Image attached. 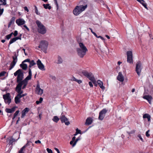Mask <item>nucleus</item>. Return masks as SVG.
Returning a JSON list of instances; mask_svg holds the SVG:
<instances>
[{"label": "nucleus", "instance_id": "4c0bfd02", "mask_svg": "<svg viewBox=\"0 0 153 153\" xmlns=\"http://www.w3.org/2000/svg\"><path fill=\"white\" fill-rule=\"evenodd\" d=\"M43 100V98L42 97H40L39 99V101H36V103L37 105L39 104L40 103H41Z\"/></svg>", "mask_w": 153, "mask_h": 153}, {"label": "nucleus", "instance_id": "bb28decb", "mask_svg": "<svg viewBox=\"0 0 153 153\" xmlns=\"http://www.w3.org/2000/svg\"><path fill=\"white\" fill-rule=\"evenodd\" d=\"M30 65L29 66V69L30 68H30L33 66H34L36 64V63L34 62V61L33 60H32L29 62Z\"/></svg>", "mask_w": 153, "mask_h": 153}, {"label": "nucleus", "instance_id": "680f3d73", "mask_svg": "<svg viewBox=\"0 0 153 153\" xmlns=\"http://www.w3.org/2000/svg\"><path fill=\"white\" fill-rule=\"evenodd\" d=\"M24 9L25 10L27 11V12H28L29 10L27 7H25L24 8Z\"/></svg>", "mask_w": 153, "mask_h": 153}, {"label": "nucleus", "instance_id": "13d9d810", "mask_svg": "<svg viewBox=\"0 0 153 153\" xmlns=\"http://www.w3.org/2000/svg\"><path fill=\"white\" fill-rule=\"evenodd\" d=\"M35 143L36 144H37L38 143H41V142L40 141V140H37L35 142Z\"/></svg>", "mask_w": 153, "mask_h": 153}, {"label": "nucleus", "instance_id": "20e7f679", "mask_svg": "<svg viewBox=\"0 0 153 153\" xmlns=\"http://www.w3.org/2000/svg\"><path fill=\"white\" fill-rule=\"evenodd\" d=\"M22 89H20L19 88H18V87L16 88V90L18 94L15 98V101L16 104H18L20 102V99L22 97L27 95L26 93L23 94V91L22 90Z\"/></svg>", "mask_w": 153, "mask_h": 153}, {"label": "nucleus", "instance_id": "6ab92c4d", "mask_svg": "<svg viewBox=\"0 0 153 153\" xmlns=\"http://www.w3.org/2000/svg\"><path fill=\"white\" fill-rule=\"evenodd\" d=\"M92 121L93 120L90 117H88L86 120L85 124L86 125H89L91 124Z\"/></svg>", "mask_w": 153, "mask_h": 153}, {"label": "nucleus", "instance_id": "aec40b11", "mask_svg": "<svg viewBox=\"0 0 153 153\" xmlns=\"http://www.w3.org/2000/svg\"><path fill=\"white\" fill-rule=\"evenodd\" d=\"M18 39H21V37H17L11 39L9 43V45H10L14 42H16L17 40Z\"/></svg>", "mask_w": 153, "mask_h": 153}, {"label": "nucleus", "instance_id": "e2e57ef3", "mask_svg": "<svg viewBox=\"0 0 153 153\" xmlns=\"http://www.w3.org/2000/svg\"><path fill=\"white\" fill-rule=\"evenodd\" d=\"M134 132V131H131V132H127V133L128 134H132V133H133Z\"/></svg>", "mask_w": 153, "mask_h": 153}, {"label": "nucleus", "instance_id": "2eb2a0df", "mask_svg": "<svg viewBox=\"0 0 153 153\" xmlns=\"http://www.w3.org/2000/svg\"><path fill=\"white\" fill-rule=\"evenodd\" d=\"M17 108V107L15 106H14L12 108H6L5 109V111L7 113H12L14 111H15L16 108Z\"/></svg>", "mask_w": 153, "mask_h": 153}, {"label": "nucleus", "instance_id": "a878e982", "mask_svg": "<svg viewBox=\"0 0 153 153\" xmlns=\"http://www.w3.org/2000/svg\"><path fill=\"white\" fill-rule=\"evenodd\" d=\"M62 59L61 57L59 56H58L57 61V62H56V63L57 64H60L62 63Z\"/></svg>", "mask_w": 153, "mask_h": 153}, {"label": "nucleus", "instance_id": "39448f33", "mask_svg": "<svg viewBox=\"0 0 153 153\" xmlns=\"http://www.w3.org/2000/svg\"><path fill=\"white\" fill-rule=\"evenodd\" d=\"M36 22L38 27V32L42 34H45L46 32L47 29L45 26L39 20H36Z\"/></svg>", "mask_w": 153, "mask_h": 153}, {"label": "nucleus", "instance_id": "c85d7f7f", "mask_svg": "<svg viewBox=\"0 0 153 153\" xmlns=\"http://www.w3.org/2000/svg\"><path fill=\"white\" fill-rule=\"evenodd\" d=\"M107 111V110H106L105 109H103L100 112V113L105 117V114Z\"/></svg>", "mask_w": 153, "mask_h": 153}, {"label": "nucleus", "instance_id": "f03ea898", "mask_svg": "<svg viewBox=\"0 0 153 153\" xmlns=\"http://www.w3.org/2000/svg\"><path fill=\"white\" fill-rule=\"evenodd\" d=\"M79 48L76 49L78 55L81 58H83L86 54L88 50L86 47L82 42H79Z\"/></svg>", "mask_w": 153, "mask_h": 153}, {"label": "nucleus", "instance_id": "e433bc0d", "mask_svg": "<svg viewBox=\"0 0 153 153\" xmlns=\"http://www.w3.org/2000/svg\"><path fill=\"white\" fill-rule=\"evenodd\" d=\"M13 34V33H11L10 34L7 35L6 36V37L7 39H9L11 37L12 35Z\"/></svg>", "mask_w": 153, "mask_h": 153}, {"label": "nucleus", "instance_id": "603ef678", "mask_svg": "<svg viewBox=\"0 0 153 153\" xmlns=\"http://www.w3.org/2000/svg\"><path fill=\"white\" fill-rule=\"evenodd\" d=\"M30 62V59H25V60H24V61H23L22 62H23V63H24V62Z\"/></svg>", "mask_w": 153, "mask_h": 153}, {"label": "nucleus", "instance_id": "f8f14e48", "mask_svg": "<svg viewBox=\"0 0 153 153\" xmlns=\"http://www.w3.org/2000/svg\"><path fill=\"white\" fill-rule=\"evenodd\" d=\"M86 77L91 81L94 84L96 82V79L93 74L89 72Z\"/></svg>", "mask_w": 153, "mask_h": 153}, {"label": "nucleus", "instance_id": "a18cd8bd", "mask_svg": "<svg viewBox=\"0 0 153 153\" xmlns=\"http://www.w3.org/2000/svg\"><path fill=\"white\" fill-rule=\"evenodd\" d=\"M46 150L48 153H53L52 150L49 148H47Z\"/></svg>", "mask_w": 153, "mask_h": 153}, {"label": "nucleus", "instance_id": "4be33fe9", "mask_svg": "<svg viewBox=\"0 0 153 153\" xmlns=\"http://www.w3.org/2000/svg\"><path fill=\"white\" fill-rule=\"evenodd\" d=\"M97 82L98 83L100 87L102 90H104L105 88V87L103 86V83L100 80H98L97 81Z\"/></svg>", "mask_w": 153, "mask_h": 153}, {"label": "nucleus", "instance_id": "a19ab883", "mask_svg": "<svg viewBox=\"0 0 153 153\" xmlns=\"http://www.w3.org/2000/svg\"><path fill=\"white\" fill-rule=\"evenodd\" d=\"M95 36L97 38H100L103 41H104L105 40V39H104L103 37H102V36H97V34H96V35H95Z\"/></svg>", "mask_w": 153, "mask_h": 153}, {"label": "nucleus", "instance_id": "864d4df0", "mask_svg": "<svg viewBox=\"0 0 153 153\" xmlns=\"http://www.w3.org/2000/svg\"><path fill=\"white\" fill-rule=\"evenodd\" d=\"M76 82H77L78 83H79V84H81V83H82V81L81 80H79V79H77Z\"/></svg>", "mask_w": 153, "mask_h": 153}, {"label": "nucleus", "instance_id": "49530a36", "mask_svg": "<svg viewBox=\"0 0 153 153\" xmlns=\"http://www.w3.org/2000/svg\"><path fill=\"white\" fill-rule=\"evenodd\" d=\"M31 143V142H29V141H27L26 144H25V146H25V148H26V147L27 146H29L30 145V143Z\"/></svg>", "mask_w": 153, "mask_h": 153}, {"label": "nucleus", "instance_id": "4468645a", "mask_svg": "<svg viewBox=\"0 0 153 153\" xmlns=\"http://www.w3.org/2000/svg\"><path fill=\"white\" fill-rule=\"evenodd\" d=\"M37 64L38 68L39 69L42 71L45 70V66L42 63L40 60L38 59L37 61Z\"/></svg>", "mask_w": 153, "mask_h": 153}, {"label": "nucleus", "instance_id": "37998d69", "mask_svg": "<svg viewBox=\"0 0 153 153\" xmlns=\"http://www.w3.org/2000/svg\"><path fill=\"white\" fill-rule=\"evenodd\" d=\"M35 12L36 13L37 15H39V13L38 12V10L37 7L36 6H35Z\"/></svg>", "mask_w": 153, "mask_h": 153}, {"label": "nucleus", "instance_id": "c03bdc74", "mask_svg": "<svg viewBox=\"0 0 153 153\" xmlns=\"http://www.w3.org/2000/svg\"><path fill=\"white\" fill-rule=\"evenodd\" d=\"M19 112L20 111L19 110H17L14 114V115H15V117H16L19 114Z\"/></svg>", "mask_w": 153, "mask_h": 153}, {"label": "nucleus", "instance_id": "1a4fd4ad", "mask_svg": "<svg viewBox=\"0 0 153 153\" xmlns=\"http://www.w3.org/2000/svg\"><path fill=\"white\" fill-rule=\"evenodd\" d=\"M60 120H61L62 123H64L66 125L68 126L70 124V122L68 121V119L63 113H62L60 117Z\"/></svg>", "mask_w": 153, "mask_h": 153}, {"label": "nucleus", "instance_id": "58836bf2", "mask_svg": "<svg viewBox=\"0 0 153 153\" xmlns=\"http://www.w3.org/2000/svg\"><path fill=\"white\" fill-rule=\"evenodd\" d=\"M16 140L14 139H13V138H11L10 140L9 143L10 144H12L13 142H15Z\"/></svg>", "mask_w": 153, "mask_h": 153}, {"label": "nucleus", "instance_id": "f257e3e1", "mask_svg": "<svg viewBox=\"0 0 153 153\" xmlns=\"http://www.w3.org/2000/svg\"><path fill=\"white\" fill-rule=\"evenodd\" d=\"M28 75L24 79L22 80L23 78L24 74L22 72V70L19 69L17 70L14 73V76H17V82L18 84L17 85L16 88L18 87L20 89H22V88L24 89L25 88L27 85L28 81L31 78L32 73L31 69H29Z\"/></svg>", "mask_w": 153, "mask_h": 153}, {"label": "nucleus", "instance_id": "0eeeda50", "mask_svg": "<svg viewBox=\"0 0 153 153\" xmlns=\"http://www.w3.org/2000/svg\"><path fill=\"white\" fill-rule=\"evenodd\" d=\"M18 56V54L15 53L14 56H13V60L10 64L9 69L10 70L12 69L16 64L17 62Z\"/></svg>", "mask_w": 153, "mask_h": 153}, {"label": "nucleus", "instance_id": "052dcab7", "mask_svg": "<svg viewBox=\"0 0 153 153\" xmlns=\"http://www.w3.org/2000/svg\"><path fill=\"white\" fill-rule=\"evenodd\" d=\"M51 78L53 79H56L55 77L54 76H50Z\"/></svg>", "mask_w": 153, "mask_h": 153}, {"label": "nucleus", "instance_id": "bf43d9fd", "mask_svg": "<svg viewBox=\"0 0 153 153\" xmlns=\"http://www.w3.org/2000/svg\"><path fill=\"white\" fill-rule=\"evenodd\" d=\"M23 27H25L28 31H29L30 30L29 28L27 27V26L25 25L23 26Z\"/></svg>", "mask_w": 153, "mask_h": 153}, {"label": "nucleus", "instance_id": "4d7b16f0", "mask_svg": "<svg viewBox=\"0 0 153 153\" xmlns=\"http://www.w3.org/2000/svg\"><path fill=\"white\" fill-rule=\"evenodd\" d=\"M88 84L91 87H93V85L91 82H88Z\"/></svg>", "mask_w": 153, "mask_h": 153}, {"label": "nucleus", "instance_id": "0e129e2a", "mask_svg": "<svg viewBox=\"0 0 153 153\" xmlns=\"http://www.w3.org/2000/svg\"><path fill=\"white\" fill-rule=\"evenodd\" d=\"M75 139L76 137H75L74 136L73 137V138H72V140L73 141H75L76 140Z\"/></svg>", "mask_w": 153, "mask_h": 153}, {"label": "nucleus", "instance_id": "f3484780", "mask_svg": "<svg viewBox=\"0 0 153 153\" xmlns=\"http://www.w3.org/2000/svg\"><path fill=\"white\" fill-rule=\"evenodd\" d=\"M117 79L120 82H123V81L124 80V77L121 72H120L119 73Z\"/></svg>", "mask_w": 153, "mask_h": 153}, {"label": "nucleus", "instance_id": "2f4dec72", "mask_svg": "<svg viewBox=\"0 0 153 153\" xmlns=\"http://www.w3.org/2000/svg\"><path fill=\"white\" fill-rule=\"evenodd\" d=\"M59 119L60 118H59L57 116H55L53 117L52 120L54 122L57 123Z\"/></svg>", "mask_w": 153, "mask_h": 153}, {"label": "nucleus", "instance_id": "c9c22d12", "mask_svg": "<svg viewBox=\"0 0 153 153\" xmlns=\"http://www.w3.org/2000/svg\"><path fill=\"white\" fill-rule=\"evenodd\" d=\"M25 148V146H23L20 149L19 152V153H24L23 150Z\"/></svg>", "mask_w": 153, "mask_h": 153}, {"label": "nucleus", "instance_id": "8fccbe9b", "mask_svg": "<svg viewBox=\"0 0 153 153\" xmlns=\"http://www.w3.org/2000/svg\"><path fill=\"white\" fill-rule=\"evenodd\" d=\"M149 130H148L146 133V135L147 137H149L150 136V134H149Z\"/></svg>", "mask_w": 153, "mask_h": 153}, {"label": "nucleus", "instance_id": "473e14b6", "mask_svg": "<svg viewBox=\"0 0 153 153\" xmlns=\"http://www.w3.org/2000/svg\"><path fill=\"white\" fill-rule=\"evenodd\" d=\"M89 73L87 71H85V70H83L82 71V74L85 76L86 77L88 74V73Z\"/></svg>", "mask_w": 153, "mask_h": 153}, {"label": "nucleus", "instance_id": "7c9ffc66", "mask_svg": "<svg viewBox=\"0 0 153 153\" xmlns=\"http://www.w3.org/2000/svg\"><path fill=\"white\" fill-rule=\"evenodd\" d=\"M6 4V0H0V5H5Z\"/></svg>", "mask_w": 153, "mask_h": 153}, {"label": "nucleus", "instance_id": "b1692460", "mask_svg": "<svg viewBox=\"0 0 153 153\" xmlns=\"http://www.w3.org/2000/svg\"><path fill=\"white\" fill-rule=\"evenodd\" d=\"M137 1L139 2L146 9H147L148 8L147 7V4L146 3H144V1L143 0H137Z\"/></svg>", "mask_w": 153, "mask_h": 153}, {"label": "nucleus", "instance_id": "69168bd1", "mask_svg": "<svg viewBox=\"0 0 153 153\" xmlns=\"http://www.w3.org/2000/svg\"><path fill=\"white\" fill-rule=\"evenodd\" d=\"M74 141L71 140V141L70 142V143L71 145H72L73 144V143H74Z\"/></svg>", "mask_w": 153, "mask_h": 153}, {"label": "nucleus", "instance_id": "774afa93", "mask_svg": "<svg viewBox=\"0 0 153 153\" xmlns=\"http://www.w3.org/2000/svg\"><path fill=\"white\" fill-rule=\"evenodd\" d=\"M22 50L24 51V53H25V55H27V54L26 53H25V49H24V48H23V49H22Z\"/></svg>", "mask_w": 153, "mask_h": 153}, {"label": "nucleus", "instance_id": "ddd939ff", "mask_svg": "<svg viewBox=\"0 0 153 153\" xmlns=\"http://www.w3.org/2000/svg\"><path fill=\"white\" fill-rule=\"evenodd\" d=\"M35 91L36 93L39 95H42L43 93V90L40 88L39 83L37 85Z\"/></svg>", "mask_w": 153, "mask_h": 153}, {"label": "nucleus", "instance_id": "de8ad7c7", "mask_svg": "<svg viewBox=\"0 0 153 153\" xmlns=\"http://www.w3.org/2000/svg\"><path fill=\"white\" fill-rule=\"evenodd\" d=\"M76 80H77V79L74 76H73L72 77H71V80L75 81L76 82Z\"/></svg>", "mask_w": 153, "mask_h": 153}, {"label": "nucleus", "instance_id": "9d476101", "mask_svg": "<svg viewBox=\"0 0 153 153\" xmlns=\"http://www.w3.org/2000/svg\"><path fill=\"white\" fill-rule=\"evenodd\" d=\"M142 69V64L140 62H138L136 65V71L139 76L140 75Z\"/></svg>", "mask_w": 153, "mask_h": 153}, {"label": "nucleus", "instance_id": "a211bd4d", "mask_svg": "<svg viewBox=\"0 0 153 153\" xmlns=\"http://www.w3.org/2000/svg\"><path fill=\"white\" fill-rule=\"evenodd\" d=\"M29 109L27 108H26L24 109L22 112L21 117L23 118L25 116L26 114L29 111Z\"/></svg>", "mask_w": 153, "mask_h": 153}, {"label": "nucleus", "instance_id": "393cba45", "mask_svg": "<svg viewBox=\"0 0 153 153\" xmlns=\"http://www.w3.org/2000/svg\"><path fill=\"white\" fill-rule=\"evenodd\" d=\"M143 118H147L148 121L149 122L150 121L151 116L149 114H144L143 116Z\"/></svg>", "mask_w": 153, "mask_h": 153}, {"label": "nucleus", "instance_id": "79ce46f5", "mask_svg": "<svg viewBox=\"0 0 153 153\" xmlns=\"http://www.w3.org/2000/svg\"><path fill=\"white\" fill-rule=\"evenodd\" d=\"M137 137L139 138L140 139L141 141H142V142H143V138H142L141 135L140 134H138L137 136Z\"/></svg>", "mask_w": 153, "mask_h": 153}, {"label": "nucleus", "instance_id": "6e6552de", "mask_svg": "<svg viewBox=\"0 0 153 153\" xmlns=\"http://www.w3.org/2000/svg\"><path fill=\"white\" fill-rule=\"evenodd\" d=\"M48 45V42L46 41H41L39 46V48H41L42 50H46Z\"/></svg>", "mask_w": 153, "mask_h": 153}, {"label": "nucleus", "instance_id": "5701e85b", "mask_svg": "<svg viewBox=\"0 0 153 153\" xmlns=\"http://www.w3.org/2000/svg\"><path fill=\"white\" fill-rule=\"evenodd\" d=\"M20 67L23 70H26L27 69V65L22 62V64L20 65Z\"/></svg>", "mask_w": 153, "mask_h": 153}, {"label": "nucleus", "instance_id": "338daca9", "mask_svg": "<svg viewBox=\"0 0 153 153\" xmlns=\"http://www.w3.org/2000/svg\"><path fill=\"white\" fill-rule=\"evenodd\" d=\"M122 63V62H120V61H118L117 62V64L118 65H120Z\"/></svg>", "mask_w": 153, "mask_h": 153}, {"label": "nucleus", "instance_id": "f704fd0d", "mask_svg": "<svg viewBox=\"0 0 153 153\" xmlns=\"http://www.w3.org/2000/svg\"><path fill=\"white\" fill-rule=\"evenodd\" d=\"M80 140V138H79V137H78V138H77L76 140L74 142V143L73 144V145H72V147H74L75 145H76L77 142V141L79 140Z\"/></svg>", "mask_w": 153, "mask_h": 153}, {"label": "nucleus", "instance_id": "09e8293b", "mask_svg": "<svg viewBox=\"0 0 153 153\" xmlns=\"http://www.w3.org/2000/svg\"><path fill=\"white\" fill-rule=\"evenodd\" d=\"M13 34L14 35V36H16L18 34V31L17 30L15 31L14 33H13Z\"/></svg>", "mask_w": 153, "mask_h": 153}, {"label": "nucleus", "instance_id": "423d86ee", "mask_svg": "<svg viewBox=\"0 0 153 153\" xmlns=\"http://www.w3.org/2000/svg\"><path fill=\"white\" fill-rule=\"evenodd\" d=\"M127 56V62L130 64H132L133 55L132 52L131 51H128L126 52Z\"/></svg>", "mask_w": 153, "mask_h": 153}, {"label": "nucleus", "instance_id": "5fc2aeb1", "mask_svg": "<svg viewBox=\"0 0 153 153\" xmlns=\"http://www.w3.org/2000/svg\"><path fill=\"white\" fill-rule=\"evenodd\" d=\"M3 11L4 9L3 8L2 9H0V16L2 14Z\"/></svg>", "mask_w": 153, "mask_h": 153}, {"label": "nucleus", "instance_id": "3c124183", "mask_svg": "<svg viewBox=\"0 0 153 153\" xmlns=\"http://www.w3.org/2000/svg\"><path fill=\"white\" fill-rule=\"evenodd\" d=\"M76 133L77 134H81V131L80 130H79L78 128H77L76 129Z\"/></svg>", "mask_w": 153, "mask_h": 153}, {"label": "nucleus", "instance_id": "9b49d317", "mask_svg": "<svg viewBox=\"0 0 153 153\" xmlns=\"http://www.w3.org/2000/svg\"><path fill=\"white\" fill-rule=\"evenodd\" d=\"M3 98L6 104H9L11 102V99L10 97V93H7L3 95Z\"/></svg>", "mask_w": 153, "mask_h": 153}, {"label": "nucleus", "instance_id": "cd10ccee", "mask_svg": "<svg viewBox=\"0 0 153 153\" xmlns=\"http://www.w3.org/2000/svg\"><path fill=\"white\" fill-rule=\"evenodd\" d=\"M43 5L45 9H48L50 10L51 9V7L49 4H44Z\"/></svg>", "mask_w": 153, "mask_h": 153}, {"label": "nucleus", "instance_id": "dca6fc26", "mask_svg": "<svg viewBox=\"0 0 153 153\" xmlns=\"http://www.w3.org/2000/svg\"><path fill=\"white\" fill-rule=\"evenodd\" d=\"M16 23L19 26H20L24 25L25 21L23 19H19L16 20Z\"/></svg>", "mask_w": 153, "mask_h": 153}, {"label": "nucleus", "instance_id": "6e6d98bb", "mask_svg": "<svg viewBox=\"0 0 153 153\" xmlns=\"http://www.w3.org/2000/svg\"><path fill=\"white\" fill-rule=\"evenodd\" d=\"M89 29L91 30V33L95 36L96 35V33L93 31L92 29L90 28H89Z\"/></svg>", "mask_w": 153, "mask_h": 153}, {"label": "nucleus", "instance_id": "72a5a7b5", "mask_svg": "<svg viewBox=\"0 0 153 153\" xmlns=\"http://www.w3.org/2000/svg\"><path fill=\"white\" fill-rule=\"evenodd\" d=\"M104 117L100 112L98 117L99 119L100 120H102L103 119Z\"/></svg>", "mask_w": 153, "mask_h": 153}, {"label": "nucleus", "instance_id": "7ed1b4c3", "mask_svg": "<svg viewBox=\"0 0 153 153\" xmlns=\"http://www.w3.org/2000/svg\"><path fill=\"white\" fill-rule=\"evenodd\" d=\"M87 7V5L76 6L73 10V13L74 15L78 16L85 10Z\"/></svg>", "mask_w": 153, "mask_h": 153}, {"label": "nucleus", "instance_id": "c756f323", "mask_svg": "<svg viewBox=\"0 0 153 153\" xmlns=\"http://www.w3.org/2000/svg\"><path fill=\"white\" fill-rule=\"evenodd\" d=\"M107 111V110H106L105 109H103L100 112V113L105 117V114Z\"/></svg>", "mask_w": 153, "mask_h": 153}, {"label": "nucleus", "instance_id": "ea45409f", "mask_svg": "<svg viewBox=\"0 0 153 153\" xmlns=\"http://www.w3.org/2000/svg\"><path fill=\"white\" fill-rule=\"evenodd\" d=\"M6 73V72L5 71H3L0 73V76H3L5 75V74Z\"/></svg>", "mask_w": 153, "mask_h": 153}, {"label": "nucleus", "instance_id": "412c9836", "mask_svg": "<svg viewBox=\"0 0 153 153\" xmlns=\"http://www.w3.org/2000/svg\"><path fill=\"white\" fill-rule=\"evenodd\" d=\"M143 98L147 100L148 102H149V104H151V101L152 100V97L151 96L149 95H146L145 96H144L143 97Z\"/></svg>", "mask_w": 153, "mask_h": 153}]
</instances>
